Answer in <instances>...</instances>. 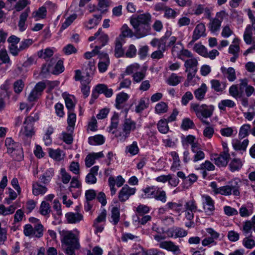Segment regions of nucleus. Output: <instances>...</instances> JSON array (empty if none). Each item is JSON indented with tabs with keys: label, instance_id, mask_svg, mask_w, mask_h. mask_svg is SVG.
Here are the masks:
<instances>
[{
	"label": "nucleus",
	"instance_id": "32",
	"mask_svg": "<svg viewBox=\"0 0 255 255\" xmlns=\"http://www.w3.org/2000/svg\"><path fill=\"white\" fill-rule=\"evenodd\" d=\"M207 89L206 85L205 84H202L200 88L194 91L196 98L199 101L203 100L207 92Z\"/></svg>",
	"mask_w": 255,
	"mask_h": 255
},
{
	"label": "nucleus",
	"instance_id": "4",
	"mask_svg": "<svg viewBox=\"0 0 255 255\" xmlns=\"http://www.w3.org/2000/svg\"><path fill=\"white\" fill-rule=\"evenodd\" d=\"M136 128V123L130 119H125L122 125V131H113L112 133L116 134V136L118 137L119 140L122 142L126 141L129 136L131 131H134Z\"/></svg>",
	"mask_w": 255,
	"mask_h": 255
},
{
	"label": "nucleus",
	"instance_id": "42",
	"mask_svg": "<svg viewBox=\"0 0 255 255\" xmlns=\"http://www.w3.org/2000/svg\"><path fill=\"white\" fill-rule=\"evenodd\" d=\"M235 102L231 100H222L218 104L219 108L221 110L225 111L226 107L233 108L235 106Z\"/></svg>",
	"mask_w": 255,
	"mask_h": 255
},
{
	"label": "nucleus",
	"instance_id": "5",
	"mask_svg": "<svg viewBox=\"0 0 255 255\" xmlns=\"http://www.w3.org/2000/svg\"><path fill=\"white\" fill-rule=\"evenodd\" d=\"M166 238V237L165 235H156L154 236V240L159 243L158 245L160 248L171 252L174 255L181 254V250L179 246L175 245L173 242L171 241H162Z\"/></svg>",
	"mask_w": 255,
	"mask_h": 255
},
{
	"label": "nucleus",
	"instance_id": "23",
	"mask_svg": "<svg viewBox=\"0 0 255 255\" xmlns=\"http://www.w3.org/2000/svg\"><path fill=\"white\" fill-rule=\"evenodd\" d=\"M47 15V10L45 6L40 7L37 10L32 12L31 17L35 19V21L44 19Z\"/></svg>",
	"mask_w": 255,
	"mask_h": 255
},
{
	"label": "nucleus",
	"instance_id": "12",
	"mask_svg": "<svg viewBox=\"0 0 255 255\" xmlns=\"http://www.w3.org/2000/svg\"><path fill=\"white\" fill-rule=\"evenodd\" d=\"M136 188L130 187L128 185H125L119 193V199L121 202H125L128 200L129 197L135 194Z\"/></svg>",
	"mask_w": 255,
	"mask_h": 255
},
{
	"label": "nucleus",
	"instance_id": "36",
	"mask_svg": "<svg viewBox=\"0 0 255 255\" xmlns=\"http://www.w3.org/2000/svg\"><path fill=\"white\" fill-rule=\"evenodd\" d=\"M54 52L51 48H47L44 50H41L38 52L37 55L38 57L43 58L46 61H48L53 55Z\"/></svg>",
	"mask_w": 255,
	"mask_h": 255
},
{
	"label": "nucleus",
	"instance_id": "61",
	"mask_svg": "<svg viewBox=\"0 0 255 255\" xmlns=\"http://www.w3.org/2000/svg\"><path fill=\"white\" fill-rule=\"evenodd\" d=\"M187 235V232L181 228H177L173 230L171 237L174 236L175 238H182L185 237Z\"/></svg>",
	"mask_w": 255,
	"mask_h": 255
},
{
	"label": "nucleus",
	"instance_id": "3",
	"mask_svg": "<svg viewBox=\"0 0 255 255\" xmlns=\"http://www.w3.org/2000/svg\"><path fill=\"white\" fill-rule=\"evenodd\" d=\"M140 197L142 199L154 198L162 203L166 201L167 196L165 191L155 186H147L142 189Z\"/></svg>",
	"mask_w": 255,
	"mask_h": 255
},
{
	"label": "nucleus",
	"instance_id": "57",
	"mask_svg": "<svg viewBox=\"0 0 255 255\" xmlns=\"http://www.w3.org/2000/svg\"><path fill=\"white\" fill-rule=\"evenodd\" d=\"M39 211L40 214L43 216L49 214L50 212L49 204L44 201H42L40 206Z\"/></svg>",
	"mask_w": 255,
	"mask_h": 255
},
{
	"label": "nucleus",
	"instance_id": "31",
	"mask_svg": "<svg viewBox=\"0 0 255 255\" xmlns=\"http://www.w3.org/2000/svg\"><path fill=\"white\" fill-rule=\"evenodd\" d=\"M221 70L224 75L226 77L228 80H235L236 78V72L235 69L232 67L226 68L222 67Z\"/></svg>",
	"mask_w": 255,
	"mask_h": 255
},
{
	"label": "nucleus",
	"instance_id": "60",
	"mask_svg": "<svg viewBox=\"0 0 255 255\" xmlns=\"http://www.w3.org/2000/svg\"><path fill=\"white\" fill-rule=\"evenodd\" d=\"M178 14L177 12L175 10L167 7L164 11V16L168 19H174Z\"/></svg>",
	"mask_w": 255,
	"mask_h": 255
},
{
	"label": "nucleus",
	"instance_id": "2",
	"mask_svg": "<svg viewBox=\"0 0 255 255\" xmlns=\"http://www.w3.org/2000/svg\"><path fill=\"white\" fill-rule=\"evenodd\" d=\"M30 3V2L29 0H18L16 1L13 6V9L16 12H19L25 9L19 15L18 27L20 31H23L27 28V24L25 22L30 12L29 7H27V6Z\"/></svg>",
	"mask_w": 255,
	"mask_h": 255
},
{
	"label": "nucleus",
	"instance_id": "62",
	"mask_svg": "<svg viewBox=\"0 0 255 255\" xmlns=\"http://www.w3.org/2000/svg\"><path fill=\"white\" fill-rule=\"evenodd\" d=\"M137 50L135 46L133 44H130L125 53L127 57L132 58L136 55Z\"/></svg>",
	"mask_w": 255,
	"mask_h": 255
},
{
	"label": "nucleus",
	"instance_id": "16",
	"mask_svg": "<svg viewBox=\"0 0 255 255\" xmlns=\"http://www.w3.org/2000/svg\"><path fill=\"white\" fill-rule=\"evenodd\" d=\"M33 43V40L31 39H24L19 44V47H13L12 48V55L16 56L22 51L28 49Z\"/></svg>",
	"mask_w": 255,
	"mask_h": 255
},
{
	"label": "nucleus",
	"instance_id": "26",
	"mask_svg": "<svg viewBox=\"0 0 255 255\" xmlns=\"http://www.w3.org/2000/svg\"><path fill=\"white\" fill-rule=\"evenodd\" d=\"M249 141L248 139H244L242 142L237 140L233 142V146L235 150H240L243 152L246 151Z\"/></svg>",
	"mask_w": 255,
	"mask_h": 255
},
{
	"label": "nucleus",
	"instance_id": "46",
	"mask_svg": "<svg viewBox=\"0 0 255 255\" xmlns=\"http://www.w3.org/2000/svg\"><path fill=\"white\" fill-rule=\"evenodd\" d=\"M166 206L169 209L172 210L177 213H180L182 210L183 205L182 203L180 202L175 203L169 202L167 203Z\"/></svg>",
	"mask_w": 255,
	"mask_h": 255
},
{
	"label": "nucleus",
	"instance_id": "63",
	"mask_svg": "<svg viewBox=\"0 0 255 255\" xmlns=\"http://www.w3.org/2000/svg\"><path fill=\"white\" fill-rule=\"evenodd\" d=\"M24 87V83L23 81H15L13 83L14 91L16 94L20 93Z\"/></svg>",
	"mask_w": 255,
	"mask_h": 255
},
{
	"label": "nucleus",
	"instance_id": "24",
	"mask_svg": "<svg viewBox=\"0 0 255 255\" xmlns=\"http://www.w3.org/2000/svg\"><path fill=\"white\" fill-rule=\"evenodd\" d=\"M68 223L75 224L83 220V216L79 213L69 212L65 215Z\"/></svg>",
	"mask_w": 255,
	"mask_h": 255
},
{
	"label": "nucleus",
	"instance_id": "29",
	"mask_svg": "<svg viewBox=\"0 0 255 255\" xmlns=\"http://www.w3.org/2000/svg\"><path fill=\"white\" fill-rule=\"evenodd\" d=\"M119 38H117L115 42V55L119 58L125 55V50L123 48V44Z\"/></svg>",
	"mask_w": 255,
	"mask_h": 255
},
{
	"label": "nucleus",
	"instance_id": "47",
	"mask_svg": "<svg viewBox=\"0 0 255 255\" xmlns=\"http://www.w3.org/2000/svg\"><path fill=\"white\" fill-rule=\"evenodd\" d=\"M23 133L27 137L31 136L34 134L33 124L25 123L24 122Z\"/></svg>",
	"mask_w": 255,
	"mask_h": 255
},
{
	"label": "nucleus",
	"instance_id": "44",
	"mask_svg": "<svg viewBox=\"0 0 255 255\" xmlns=\"http://www.w3.org/2000/svg\"><path fill=\"white\" fill-rule=\"evenodd\" d=\"M229 93L231 96L237 99L242 96V91L239 90L238 85H233L229 89Z\"/></svg>",
	"mask_w": 255,
	"mask_h": 255
},
{
	"label": "nucleus",
	"instance_id": "48",
	"mask_svg": "<svg viewBox=\"0 0 255 255\" xmlns=\"http://www.w3.org/2000/svg\"><path fill=\"white\" fill-rule=\"evenodd\" d=\"M139 148L137 142L133 141L132 144L126 147V152L129 153L132 155H134L138 153Z\"/></svg>",
	"mask_w": 255,
	"mask_h": 255
},
{
	"label": "nucleus",
	"instance_id": "40",
	"mask_svg": "<svg viewBox=\"0 0 255 255\" xmlns=\"http://www.w3.org/2000/svg\"><path fill=\"white\" fill-rule=\"evenodd\" d=\"M18 146L13 153H10L11 156L17 161H20L23 158V149L21 144H17Z\"/></svg>",
	"mask_w": 255,
	"mask_h": 255
},
{
	"label": "nucleus",
	"instance_id": "6",
	"mask_svg": "<svg viewBox=\"0 0 255 255\" xmlns=\"http://www.w3.org/2000/svg\"><path fill=\"white\" fill-rule=\"evenodd\" d=\"M191 107L199 119L211 117L214 111V106L212 105L208 106L205 104L199 105L197 104L193 103L191 104Z\"/></svg>",
	"mask_w": 255,
	"mask_h": 255
},
{
	"label": "nucleus",
	"instance_id": "18",
	"mask_svg": "<svg viewBox=\"0 0 255 255\" xmlns=\"http://www.w3.org/2000/svg\"><path fill=\"white\" fill-rule=\"evenodd\" d=\"M192 151L194 153L192 157V161L196 162L204 158L205 153L201 150L199 144H194L192 146Z\"/></svg>",
	"mask_w": 255,
	"mask_h": 255
},
{
	"label": "nucleus",
	"instance_id": "15",
	"mask_svg": "<svg viewBox=\"0 0 255 255\" xmlns=\"http://www.w3.org/2000/svg\"><path fill=\"white\" fill-rule=\"evenodd\" d=\"M206 36V26L203 23H200L196 26L193 31L191 42H194L201 37Z\"/></svg>",
	"mask_w": 255,
	"mask_h": 255
},
{
	"label": "nucleus",
	"instance_id": "54",
	"mask_svg": "<svg viewBox=\"0 0 255 255\" xmlns=\"http://www.w3.org/2000/svg\"><path fill=\"white\" fill-rule=\"evenodd\" d=\"M195 125L193 122L189 118H185L183 120L181 128L185 130H187L190 128H193Z\"/></svg>",
	"mask_w": 255,
	"mask_h": 255
},
{
	"label": "nucleus",
	"instance_id": "39",
	"mask_svg": "<svg viewBox=\"0 0 255 255\" xmlns=\"http://www.w3.org/2000/svg\"><path fill=\"white\" fill-rule=\"evenodd\" d=\"M212 88L217 92L223 91L226 87V83L224 81H211Z\"/></svg>",
	"mask_w": 255,
	"mask_h": 255
},
{
	"label": "nucleus",
	"instance_id": "38",
	"mask_svg": "<svg viewBox=\"0 0 255 255\" xmlns=\"http://www.w3.org/2000/svg\"><path fill=\"white\" fill-rule=\"evenodd\" d=\"M20 41V38L15 35H12L8 37L7 42L10 43L8 47L10 53L12 55V48L13 47H17L16 44Z\"/></svg>",
	"mask_w": 255,
	"mask_h": 255
},
{
	"label": "nucleus",
	"instance_id": "27",
	"mask_svg": "<svg viewBox=\"0 0 255 255\" xmlns=\"http://www.w3.org/2000/svg\"><path fill=\"white\" fill-rule=\"evenodd\" d=\"M128 99V95L124 92L120 93L117 95L116 99V107L118 109H122V105L125 103Z\"/></svg>",
	"mask_w": 255,
	"mask_h": 255
},
{
	"label": "nucleus",
	"instance_id": "1",
	"mask_svg": "<svg viewBox=\"0 0 255 255\" xmlns=\"http://www.w3.org/2000/svg\"><path fill=\"white\" fill-rule=\"evenodd\" d=\"M59 233L62 245L66 246L64 253L66 255H75V250L80 248L78 236L72 231L63 230L59 231Z\"/></svg>",
	"mask_w": 255,
	"mask_h": 255
},
{
	"label": "nucleus",
	"instance_id": "11",
	"mask_svg": "<svg viewBox=\"0 0 255 255\" xmlns=\"http://www.w3.org/2000/svg\"><path fill=\"white\" fill-rule=\"evenodd\" d=\"M134 29V35L137 38L145 37L151 33V26L131 24Z\"/></svg>",
	"mask_w": 255,
	"mask_h": 255
},
{
	"label": "nucleus",
	"instance_id": "10",
	"mask_svg": "<svg viewBox=\"0 0 255 255\" xmlns=\"http://www.w3.org/2000/svg\"><path fill=\"white\" fill-rule=\"evenodd\" d=\"M224 13V11L217 12L216 17L210 19L208 27L211 32L215 33L219 31L223 20Z\"/></svg>",
	"mask_w": 255,
	"mask_h": 255
},
{
	"label": "nucleus",
	"instance_id": "9",
	"mask_svg": "<svg viewBox=\"0 0 255 255\" xmlns=\"http://www.w3.org/2000/svg\"><path fill=\"white\" fill-rule=\"evenodd\" d=\"M198 60L195 58H191L185 61L184 66L187 72V80H192L197 71Z\"/></svg>",
	"mask_w": 255,
	"mask_h": 255
},
{
	"label": "nucleus",
	"instance_id": "21",
	"mask_svg": "<svg viewBox=\"0 0 255 255\" xmlns=\"http://www.w3.org/2000/svg\"><path fill=\"white\" fill-rule=\"evenodd\" d=\"M47 191V188L45 186L40 184L38 182H34L32 184V193L35 196L39 195H44Z\"/></svg>",
	"mask_w": 255,
	"mask_h": 255
},
{
	"label": "nucleus",
	"instance_id": "52",
	"mask_svg": "<svg viewBox=\"0 0 255 255\" xmlns=\"http://www.w3.org/2000/svg\"><path fill=\"white\" fill-rule=\"evenodd\" d=\"M194 50L203 57H205L207 54V48L200 43H196L194 46Z\"/></svg>",
	"mask_w": 255,
	"mask_h": 255
},
{
	"label": "nucleus",
	"instance_id": "20",
	"mask_svg": "<svg viewBox=\"0 0 255 255\" xmlns=\"http://www.w3.org/2000/svg\"><path fill=\"white\" fill-rule=\"evenodd\" d=\"M253 213V205L248 203L240 208L239 214L242 217H247Z\"/></svg>",
	"mask_w": 255,
	"mask_h": 255
},
{
	"label": "nucleus",
	"instance_id": "50",
	"mask_svg": "<svg viewBox=\"0 0 255 255\" xmlns=\"http://www.w3.org/2000/svg\"><path fill=\"white\" fill-rule=\"evenodd\" d=\"M43 230L44 227L41 224H37L33 228V236L38 238H41L43 235Z\"/></svg>",
	"mask_w": 255,
	"mask_h": 255
},
{
	"label": "nucleus",
	"instance_id": "13",
	"mask_svg": "<svg viewBox=\"0 0 255 255\" xmlns=\"http://www.w3.org/2000/svg\"><path fill=\"white\" fill-rule=\"evenodd\" d=\"M151 16L149 13H145L138 15L135 17L130 19L131 24L139 25H151Z\"/></svg>",
	"mask_w": 255,
	"mask_h": 255
},
{
	"label": "nucleus",
	"instance_id": "14",
	"mask_svg": "<svg viewBox=\"0 0 255 255\" xmlns=\"http://www.w3.org/2000/svg\"><path fill=\"white\" fill-rule=\"evenodd\" d=\"M202 198L204 199L203 202V209L207 215H212L215 211L214 201L208 195H203Z\"/></svg>",
	"mask_w": 255,
	"mask_h": 255
},
{
	"label": "nucleus",
	"instance_id": "8",
	"mask_svg": "<svg viewBox=\"0 0 255 255\" xmlns=\"http://www.w3.org/2000/svg\"><path fill=\"white\" fill-rule=\"evenodd\" d=\"M139 66L137 64H132L128 66L125 72L126 75H130L134 73L133 75V80H142L145 76L146 69H143L138 71Z\"/></svg>",
	"mask_w": 255,
	"mask_h": 255
},
{
	"label": "nucleus",
	"instance_id": "64",
	"mask_svg": "<svg viewBox=\"0 0 255 255\" xmlns=\"http://www.w3.org/2000/svg\"><path fill=\"white\" fill-rule=\"evenodd\" d=\"M50 74V67L47 65V63L43 64L41 68V72L39 73L40 78H47Z\"/></svg>",
	"mask_w": 255,
	"mask_h": 255
},
{
	"label": "nucleus",
	"instance_id": "59",
	"mask_svg": "<svg viewBox=\"0 0 255 255\" xmlns=\"http://www.w3.org/2000/svg\"><path fill=\"white\" fill-rule=\"evenodd\" d=\"M244 246L248 249H252L255 247V241L250 237H246L243 240Z\"/></svg>",
	"mask_w": 255,
	"mask_h": 255
},
{
	"label": "nucleus",
	"instance_id": "58",
	"mask_svg": "<svg viewBox=\"0 0 255 255\" xmlns=\"http://www.w3.org/2000/svg\"><path fill=\"white\" fill-rule=\"evenodd\" d=\"M168 106L167 105L163 102H161L158 103L155 108V111L157 114H163L167 112Z\"/></svg>",
	"mask_w": 255,
	"mask_h": 255
},
{
	"label": "nucleus",
	"instance_id": "25",
	"mask_svg": "<svg viewBox=\"0 0 255 255\" xmlns=\"http://www.w3.org/2000/svg\"><path fill=\"white\" fill-rule=\"evenodd\" d=\"M121 34L118 38L119 39L122 40L125 37H132L134 34V32L130 29L128 25L126 24H124L121 28Z\"/></svg>",
	"mask_w": 255,
	"mask_h": 255
},
{
	"label": "nucleus",
	"instance_id": "22",
	"mask_svg": "<svg viewBox=\"0 0 255 255\" xmlns=\"http://www.w3.org/2000/svg\"><path fill=\"white\" fill-rule=\"evenodd\" d=\"M102 16L101 14H95L94 17L89 19L88 22L84 23V25L87 29H91L94 28L100 22Z\"/></svg>",
	"mask_w": 255,
	"mask_h": 255
},
{
	"label": "nucleus",
	"instance_id": "35",
	"mask_svg": "<svg viewBox=\"0 0 255 255\" xmlns=\"http://www.w3.org/2000/svg\"><path fill=\"white\" fill-rule=\"evenodd\" d=\"M89 143L91 145H101L105 142V138L102 135L98 134L91 136L88 139Z\"/></svg>",
	"mask_w": 255,
	"mask_h": 255
},
{
	"label": "nucleus",
	"instance_id": "19",
	"mask_svg": "<svg viewBox=\"0 0 255 255\" xmlns=\"http://www.w3.org/2000/svg\"><path fill=\"white\" fill-rule=\"evenodd\" d=\"M54 175V171L52 168L48 169L39 177L40 183L47 185L50 182Z\"/></svg>",
	"mask_w": 255,
	"mask_h": 255
},
{
	"label": "nucleus",
	"instance_id": "17",
	"mask_svg": "<svg viewBox=\"0 0 255 255\" xmlns=\"http://www.w3.org/2000/svg\"><path fill=\"white\" fill-rule=\"evenodd\" d=\"M230 158V154H224L221 153L220 155L215 156L214 161L217 166L219 167H225L228 164Z\"/></svg>",
	"mask_w": 255,
	"mask_h": 255
},
{
	"label": "nucleus",
	"instance_id": "49",
	"mask_svg": "<svg viewBox=\"0 0 255 255\" xmlns=\"http://www.w3.org/2000/svg\"><path fill=\"white\" fill-rule=\"evenodd\" d=\"M150 211L149 207L145 205L140 204L137 206L136 210L137 217H140L148 213Z\"/></svg>",
	"mask_w": 255,
	"mask_h": 255
},
{
	"label": "nucleus",
	"instance_id": "53",
	"mask_svg": "<svg viewBox=\"0 0 255 255\" xmlns=\"http://www.w3.org/2000/svg\"><path fill=\"white\" fill-rule=\"evenodd\" d=\"M245 88V92L248 97H250L255 91V88L250 85H248L246 82H243L240 85V89L242 90Z\"/></svg>",
	"mask_w": 255,
	"mask_h": 255
},
{
	"label": "nucleus",
	"instance_id": "33",
	"mask_svg": "<svg viewBox=\"0 0 255 255\" xmlns=\"http://www.w3.org/2000/svg\"><path fill=\"white\" fill-rule=\"evenodd\" d=\"M243 165L242 161L239 158L233 159L229 164V168L232 172L238 171Z\"/></svg>",
	"mask_w": 255,
	"mask_h": 255
},
{
	"label": "nucleus",
	"instance_id": "7",
	"mask_svg": "<svg viewBox=\"0 0 255 255\" xmlns=\"http://www.w3.org/2000/svg\"><path fill=\"white\" fill-rule=\"evenodd\" d=\"M239 188L240 186L237 181H231L228 185L219 187L218 194L224 196H230L233 193L234 195L239 196L240 194Z\"/></svg>",
	"mask_w": 255,
	"mask_h": 255
},
{
	"label": "nucleus",
	"instance_id": "37",
	"mask_svg": "<svg viewBox=\"0 0 255 255\" xmlns=\"http://www.w3.org/2000/svg\"><path fill=\"white\" fill-rule=\"evenodd\" d=\"M195 137L192 135H188L186 137H182V144L183 146L187 147L189 144L191 145V148L194 144H199L197 142H195Z\"/></svg>",
	"mask_w": 255,
	"mask_h": 255
},
{
	"label": "nucleus",
	"instance_id": "41",
	"mask_svg": "<svg viewBox=\"0 0 255 255\" xmlns=\"http://www.w3.org/2000/svg\"><path fill=\"white\" fill-rule=\"evenodd\" d=\"M120 209L117 207H114L111 211V218L113 224L116 225L120 220Z\"/></svg>",
	"mask_w": 255,
	"mask_h": 255
},
{
	"label": "nucleus",
	"instance_id": "56",
	"mask_svg": "<svg viewBox=\"0 0 255 255\" xmlns=\"http://www.w3.org/2000/svg\"><path fill=\"white\" fill-rule=\"evenodd\" d=\"M148 107V104L146 103L145 99L143 98L140 100L138 104L136 106L135 111L136 113H140Z\"/></svg>",
	"mask_w": 255,
	"mask_h": 255
},
{
	"label": "nucleus",
	"instance_id": "51",
	"mask_svg": "<svg viewBox=\"0 0 255 255\" xmlns=\"http://www.w3.org/2000/svg\"><path fill=\"white\" fill-rule=\"evenodd\" d=\"M244 40L247 44L252 43V28L250 25H248L246 28L244 34Z\"/></svg>",
	"mask_w": 255,
	"mask_h": 255
},
{
	"label": "nucleus",
	"instance_id": "34",
	"mask_svg": "<svg viewBox=\"0 0 255 255\" xmlns=\"http://www.w3.org/2000/svg\"><path fill=\"white\" fill-rule=\"evenodd\" d=\"M169 123L166 119H161L157 123V126L159 131L165 134L169 131V128L168 125Z\"/></svg>",
	"mask_w": 255,
	"mask_h": 255
},
{
	"label": "nucleus",
	"instance_id": "45",
	"mask_svg": "<svg viewBox=\"0 0 255 255\" xmlns=\"http://www.w3.org/2000/svg\"><path fill=\"white\" fill-rule=\"evenodd\" d=\"M64 70V67L63 66V62L61 60H58L55 64L53 70L51 71V73L54 75H59L63 72Z\"/></svg>",
	"mask_w": 255,
	"mask_h": 255
},
{
	"label": "nucleus",
	"instance_id": "28",
	"mask_svg": "<svg viewBox=\"0 0 255 255\" xmlns=\"http://www.w3.org/2000/svg\"><path fill=\"white\" fill-rule=\"evenodd\" d=\"M95 91L98 93H103L106 97L110 98L113 95V90L108 89L104 84H98L95 88Z\"/></svg>",
	"mask_w": 255,
	"mask_h": 255
},
{
	"label": "nucleus",
	"instance_id": "30",
	"mask_svg": "<svg viewBox=\"0 0 255 255\" xmlns=\"http://www.w3.org/2000/svg\"><path fill=\"white\" fill-rule=\"evenodd\" d=\"M65 103L67 109L70 112H72L74 109L76 104L75 97L72 95H66L65 93Z\"/></svg>",
	"mask_w": 255,
	"mask_h": 255
},
{
	"label": "nucleus",
	"instance_id": "43",
	"mask_svg": "<svg viewBox=\"0 0 255 255\" xmlns=\"http://www.w3.org/2000/svg\"><path fill=\"white\" fill-rule=\"evenodd\" d=\"M184 208L185 209L188 211L202 212V210H198L196 201L193 199L186 202L184 205Z\"/></svg>",
	"mask_w": 255,
	"mask_h": 255
},
{
	"label": "nucleus",
	"instance_id": "55",
	"mask_svg": "<svg viewBox=\"0 0 255 255\" xmlns=\"http://www.w3.org/2000/svg\"><path fill=\"white\" fill-rule=\"evenodd\" d=\"M105 61L99 62L98 64V68L101 72H105L110 63V60L108 54H104Z\"/></svg>",
	"mask_w": 255,
	"mask_h": 255
}]
</instances>
